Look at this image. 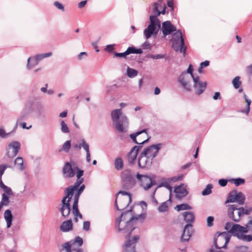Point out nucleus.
I'll return each instance as SVG.
<instances>
[{"instance_id":"f257e3e1","label":"nucleus","mask_w":252,"mask_h":252,"mask_svg":"<svg viewBox=\"0 0 252 252\" xmlns=\"http://www.w3.org/2000/svg\"><path fill=\"white\" fill-rule=\"evenodd\" d=\"M75 168L76 170H77V177L78 179L74 185L66 189L65 190V196L62 199V205L60 208V212L62 216L64 217L69 216L70 212L69 202L71 198L74 196L72 213L75 221L77 222L78 219H81L82 218V216L78 210V203L79 196L83 191L85 186L84 184H82L84 180L83 178H80L83 175V170H79L78 168Z\"/></svg>"},{"instance_id":"f03ea898","label":"nucleus","mask_w":252,"mask_h":252,"mask_svg":"<svg viewBox=\"0 0 252 252\" xmlns=\"http://www.w3.org/2000/svg\"><path fill=\"white\" fill-rule=\"evenodd\" d=\"M225 229L231 235L236 237L238 239L246 242L252 241V234L247 235V228L238 224H232L230 222L225 223Z\"/></svg>"},{"instance_id":"7ed1b4c3","label":"nucleus","mask_w":252,"mask_h":252,"mask_svg":"<svg viewBox=\"0 0 252 252\" xmlns=\"http://www.w3.org/2000/svg\"><path fill=\"white\" fill-rule=\"evenodd\" d=\"M131 214L130 213H122L121 216L117 218L116 226L120 232L129 235L133 229Z\"/></svg>"},{"instance_id":"20e7f679","label":"nucleus","mask_w":252,"mask_h":252,"mask_svg":"<svg viewBox=\"0 0 252 252\" xmlns=\"http://www.w3.org/2000/svg\"><path fill=\"white\" fill-rule=\"evenodd\" d=\"M121 109L112 111L111 116L113 122L115 123V128L120 132H126L129 125V121L125 115H122Z\"/></svg>"},{"instance_id":"39448f33","label":"nucleus","mask_w":252,"mask_h":252,"mask_svg":"<svg viewBox=\"0 0 252 252\" xmlns=\"http://www.w3.org/2000/svg\"><path fill=\"white\" fill-rule=\"evenodd\" d=\"M131 196L130 193L120 191L116 198L115 207L118 210L124 211L123 213H128L131 210Z\"/></svg>"},{"instance_id":"423d86ee","label":"nucleus","mask_w":252,"mask_h":252,"mask_svg":"<svg viewBox=\"0 0 252 252\" xmlns=\"http://www.w3.org/2000/svg\"><path fill=\"white\" fill-rule=\"evenodd\" d=\"M226 207L227 217L236 222H239L244 215H249L252 212L251 208L238 207L236 204H227Z\"/></svg>"},{"instance_id":"0eeeda50","label":"nucleus","mask_w":252,"mask_h":252,"mask_svg":"<svg viewBox=\"0 0 252 252\" xmlns=\"http://www.w3.org/2000/svg\"><path fill=\"white\" fill-rule=\"evenodd\" d=\"M147 208V205L146 202L141 201L138 204L131 206V210L128 213L131 214L132 220H138L142 221L146 217V210Z\"/></svg>"},{"instance_id":"6e6552de","label":"nucleus","mask_w":252,"mask_h":252,"mask_svg":"<svg viewBox=\"0 0 252 252\" xmlns=\"http://www.w3.org/2000/svg\"><path fill=\"white\" fill-rule=\"evenodd\" d=\"M83 239L78 236L74 240L65 242L62 246L61 252H83L80 247L83 245Z\"/></svg>"},{"instance_id":"1a4fd4ad","label":"nucleus","mask_w":252,"mask_h":252,"mask_svg":"<svg viewBox=\"0 0 252 252\" xmlns=\"http://www.w3.org/2000/svg\"><path fill=\"white\" fill-rule=\"evenodd\" d=\"M150 24L144 31V35L146 39L152 36H156L160 28V21L154 15L150 16Z\"/></svg>"},{"instance_id":"9d476101","label":"nucleus","mask_w":252,"mask_h":252,"mask_svg":"<svg viewBox=\"0 0 252 252\" xmlns=\"http://www.w3.org/2000/svg\"><path fill=\"white\" fill-rule=\"evenodd\" d=\"M136 178L139 186L145 190L156 185V176L154 175L148 176L137 173Z\"/></svg>"},{"instance_id":"9b49d317","label":"nucleus","mask_w":252,"mask_h":252,"mask_svg":"<svg viewBox=\"0 0 252 252\" xmlns=\"http://www.w3.org/2000/svg\"><path fill=\"white\" fill-rule=\"evenodd\" d=\"M171 41L172 43V47L175 51L185 53L186 49L184 47V40L180 30L177 31L172 34Z\"/></svg>"},{"instance_id":"f8f14e48","label":"nucleus","mask_w":252,"mask_h":252,"mask_svg":"<svg viewBox=\"0 0 252 252\" xmlns=\"http://www.w3.org/2000/svg\"><path fill=\"white\" fill-rule=\"evenodd\" d=\"M130 138L137 144H142L148 141L150 137L148 136L146 129L137 132L130 135Z\"/></svg>"},{"instance_id":"ddd939ff","label":"nucleus","mask_w":252,"mask_h":252,"mask_svg":"<svg viewBox=\"0 0 252 252\" xmlns=\"http://www.w3.org/2000/svg\"><path fill=\"white\" fill-rule=\"evenodd\" d=\"M162 147V144L160 143L152 145L142 152L146 155L148 158L152 161L153 159L157 156L159 150Z\"/></svg>"},{"instance_id":"4468645a","label":"nucleus","mask_w":252,"mask_h":252,"mask_svg":"<svg viewBox=\"0 0 252 252\" xmlns=\"http://www.w3.org/2000/svg\"><path fill=\"white\" fill-rule=\"evenodd\" d=\"M192 80L195 93L198 95L202 94L206 89V82L200 81L198 76L193 77Z\"/></svg>"},{"instance_id":"2eb2a0df","label":"nucleus","mask_w":252,"mask_h":252,"mask_svg":"<svg viewBox=\"0 0 252 252\" xmlns=\"http://www.w3.org/2000/svg\"><path fill=\"white\" fill-rule=\"evenodd\" d=\"M51 55V53H47L46 54L37 55L32 58H29L28 60L27 68L28 69L32 68L33 66L37 64L39 60L45 58L50 57Z\"/></svg>"},{"instance_id":"dca6fc26","label":"nucleus","mask_w":252,"mask_h":252,"mask_svg":"<svg viewBox=\"0 0 252 252\" xmlns=\"http://www.w3.org/2000/svg\"><path fill=\"white\" fill-rule=\"evenodd\" d=\"M20 143L18 141H12L8 145L7 150V154L8 157L13 158L15 157L20 147Z\"/></svg>"},{"instance_id":"f3484780","label":"nucleus","mask_w":252,"mask_h":252,"mask_svg":"<svg viewBox=\"0 0 252 252\" xmlns=\"http://www.w3.org/2000/svg\"><path fill=\"white\" fill-rule=\"evenodd\" d=\"M138 239L139 236L137 235L131 238L130 237H128L125 244L124 252H135L134 249V245Z\"/></svg>"},{"instance_id":"a211bd4d","label":"nucleus","mask_w":252,"mask_h":252,"mask_svg":"<svg viewBox=\"0 0 252 252\" xmlns=\"http://www.w3.org/2000/svg\"><path fill=\"white\" fill-rule=\"evenodd\" d=\"M183 178V176L182 175H178V176H175L174 177L170 178L168 179L167 181H164L162 182L159 186L158 187H164L167 189L170 192V194L172 193V188L171 186L170 185V183L172 182H176L177 181L182 180Z\"/></svg>"},{"instance_id":"6ab92c4d","label":"nucleus","mask_w":252,"mask_h":252,"mask_svg":"<svg viewBox=\"0 0 252 252\" xmlns=\"http://www.w3.org/2000/svg\"><path fill=\"white\" fill-rule=\"evenodd\" d=\"M152 161L142 152L138 158V164L139 167L143 168L151 165Z\"/></svg>"},{"instance_id":"aec40b11","label":"nucleus","mask_w":252,"mask_h":252,"mask_svg":"<svg viewBox=\"0 0 252 252\" xmlns=\"http://www.w3.org/2000/svg\"><path fill=\"white\" fill-rule=\"evenodd\" d=\"M190 75L186 72L183 73L179 77V81L181 84L182 86L186 89L189 90H190Z\"/></svg>"},{"instance_id":"412c9836","label":"nucleus","mask_w":252,"mask_h":252,"mask_svg":"<svg viewBox=\"0 0 252 252\" xmlns=\"http://www.w3.org/2000/svg\"><path fill=\"white\" fill-rule=\"evenodd\" d=\"M122 178L124 184L127 188H131L134 185V181L133 180L131 174L129 171H125L123 172Z\"/></svg>"},{"instance_id":"4be33fe9","label":"nucleus","mask_w":252,"mask_h":252,"mask_svg":"<svg viewBox=\"0 0 252 252\" xmlns=\"http://www.w3.org/2000/svg\"><path fill=\"white\" fill-rule=\"evenodd\" d=\"M8 167L7 165H0V188L2 189L8 195H12L13 193L11 189L8 187L4 185L2 182L1 177L5 169Z\"/></svg>"},{"instance_id":"5701e85b","label":"nucleus","mask_w":252,"mask_h":252,"mask_svg":"<svg viewBox=\"0 0 252 252\" xmlns=\"http://www.w3.org/2000/svg\"><path fill=\"white\" fill-rule=\"evenodd\" d=\"M76 168H72L69 162H66L63 168V173L65 178H71L74 176Z\"/></svg>"},{"instance_id":"b1692460","label":"nucleus","mask_w":252,"mask_h":252,"mask_svg":"<svg viewBox=\"0 0 252 252\" xmlns=\"http://www.w3.org/2000/svg\"><path fill=\"white\" fill-rule=\"evenodd\" d=\"M161 30L164 35L170 34L172 32L176 31V28L170 22L167 21L162 23Z\"/></svg>"},{"instance_id":"393cba45","label":"nucleus","mask_w":252,"mask_h":252,"mask_svg":"<svg viewBox=\"0 0 252 252\" xmlns=\"http://www.w3.org/2000/svg\"><path fill=\"white\" fill-rule=\"evenodd\" d=\"M174 192L177 198H182L188 194L186 186L184 184H181L178 186L175 187Z\"/></svg>"},{"instance_id":"a878e982","label":"nucleus","mask_w":252,"mask_h":252,"mask_svg":"<svg viewBox=\"0 0 252 252\" xmlns=\"http://www.w3.org/2000/svg\"><path fill=\"white\" fill-rule=\"evenodd\" d=\"M140 148V146H135L132 148L127 155L128 162L133 163L136 161L137 154Z\"/></svg>"},{"instance_id":"bb28decb","label":"nucleus","mask_w":252,"mask_h":252,"mask_svg":"<svg viewBox=\"0 0 252 252\" xmlns=\"http://www.w3.org/2000/svg\"><path fill=\"white\" fill-rule=\"evenodd\" d=\"M192 225L187 224L184 227L181 237L182 241H188L189 240L192 234Z\"/></svg>"},{"instance_id":"cd10ccee","label":"nucleus","mask_w":252,"mask_h":252,"mask_svg":"<svg viewBox=\"0 0 252 252\" xmlns=\"http://www.w3.org/2000/svg\"><path fill=\"white\" fill-rule=\"evenodd\" d=\"M73 223L71 220L63 222L60 226V229L63 232H68L72 229Z\"/></svg>"},{"instance_id":"c85d7f7f","label":"nucleus","mask_w":252,"mask_h":252,"mask_svg":"<svg viewBox=\"0 0 252 252\" xmlns=\"http://www.w3.org/2000/svg\"><path fill=\"white\" fill-rule=\"evenodd\" d=\"M159 6V4L158 2H155L153 4V12L155 15L154 16H156L157 18L160 15V14H164L165 13V5H164L162 7V10L161 11L158 9Z\"/></svg>"},{"instance_id":"c756f323","label":"nucleus","mask_w":252,"mask_h":252,"mask_svg":"<svg viewBox=\"0 0 252 252\" xmlns=\"http://www.w3.org/2000/svg\"><path fill=\"white\" fill-rule=\"evenodd\" d=\"M4 218L6 220L7 228L10 227L11 225L12 215L9 210L5 211Z\"/></svg>"},{"instance_id":"7c9ffc66","label":"nucleus","mask_w":252,"mask_h":252,"mask_svg":"<svg viewBox=\"0 0 252 252\" xmlns=\"http://www.w3.org/2000/svg\"><path fill=\"white\" fill-rule=\"evenodd\" d=\"M20 120V118L17 120L16 124L15 125V127H14L13 130L11 132L6 133L4 129L3 128H0V137L1 138H5V137H7V136H8L9 135H10L11 134V133H14L16 129L17 126H18V125L19 124Z\"/></svg>"},{"instance_id":"2f4dec72","label":"nucleus","mask_w":252,"mask_h":252,"mask_svg":"<svg viewBox=\"0 0 252 252\" xmlns=\"http://www.w3.org/2000/svg\"><path fill=\"white\" fill-rule=\"evenodd\" d=\"M184 220L187 223L192 222L194 220V215L191 212H186L183 213Z\"/></svg>"},{"instance_id":"473e14b6","label":"nucleus","mask_w":252,"mask_h":252,"mask_svg":"<svg viewBox=\"0 0 252 252\" xmlns=\"http://www.w3.org/2000/svg\"><path fill=\"white\" fill-rule=\"evenodd\" d=\"M236 191H234L231 192L228 196L225 202V204L226 205L229 204L230 203L236 202Z\"/></svg>"},{"instance_id":"72a5a7b5","label":"nucleus","mask_w":252,"mask_h":252,"mask_svg":"<svg viewBox=\"0 0 252 252\" xmlns=\"http://www.w3.org/2000/svg\"><path fill=\"white\" fill-rule=\"evenodd\" d=\"M14 163L19 170H23L25 169V166L24 164V160L21 157L17 158L14 161Z\"/></svg>"},{"instance_id":"f704fd0d","label":"nucleus","mask_w":252,"mask_h":252,"mask_svg":"<svg viewBox=\"0 0 252 252\" xmlns=\"http://www.w3.org/2000/svg\"><path fill=\"white\" fill-rule=\"evenodd\" d=\"M236 202H237L240 205H243L244 203L245 197L244 194L241 192H237L236 191Z\"/></svg>"},{"instance_id":"c9c22d12","label":"nucleus","mask_w":252,"mask_h":252,"mask_svg":"<svg viewBox=\"0 0 252 252\" xmlns=\"http://www.w3.org/2000/svg\"><path fill=\"white\" fill-rule=\"evenodd\" d=\"M126 74L128 77L133 78L137 76L138 74V71L133 68L127 67L126 69Z\"/></svg>"},{"instance_id":"e433bc0d","label":"nucleus","mask_w":252,"mask_h":252,"mask_svg":"<svg viewBox=\"0 0 252 252\" xmlns=\"http://www.w3.org/2000/svg\"><path fill=\"white\" fill-rule=\"evenodd\" d=\"M244 97L247 103V108L245 110H242V112L243 113H245L246 115H248L250 112V105L251 104L252 101L251 100L249 99L245 94H244Z\"/></svg>"},{"instance_id":"4c0bfd02","label":"nucleus","mask_w":252,"mask_h":252,"mask_svg":"<svg viewBox=\"0 0 252 252\" xmlns=\"http://www.w3.org/2000/svg\"><path fill=\"white\" fill-rule=\"evenodd\" d=\"M191 209V206H190L188 204H182L180 205H178L175 207V209L177 211H183V210H190Z\"/></svg>"},{"instance_id":"58836bf2","label":"nucleus","mask_w":252,"mask_h":252,"mask_svg":"<svg viewBox=\"0 0 252 252\" xmlns=\"http://www.w3.org/2000/svg\"><path fill=\"white\" fill-rule=\"evenodd\" d=\"M128 55L130 54H138L142 53V50L141 49H136L133 47H128L126 50Z\"/></svg>"},{"instance_id":"ea45409f","label":"nucleus","mask_w":252,"mask_h":252,"mask_svg":"<svg viewBox=\"0 0 252 252\" xmlns=\"http://www.w3.org/2000/svg\"><path fill=\"white\" fill-rule=\"evenodd\" d=\"M114 164L115 168L117 170H121L123 167V161L121 158H116Z\"/></svg>"},{"instance_id":"a19ab883","label":"nucleus","mask_w":252,"mask_h":252,"mask_svg":"<svg viewBox=\"0 0 252 252\" xmlns=\"http://www.w3.org/2000/svg\"><path fill=\"white\" fill-rule=\"evenodd\" d=\"M240 79V78L239 76H236L233 79L232 81L233 86L235 89L239 88L241 84V82Z\"/></svg>"},{"instance_id":"79ce46f5","label":"nucleus","mask_w":252,"mask_h":252,"mask_svg":"<svg viewBox=\"0 0 252 252\" xmlns=\"http://www.w3.org/2000/svg\"><path fill=\"white\" fill-rule=\"evenodd\" d=\"M212 186L211 184H208L205 189L202 191V195L203 196L210 194L212 192Z\"/></svg>"},{"instance_id":"37998d69","label":"nucleus","mask_w":252,"mask_h":252,"mask_svg":"<svg viewBox=\"0 0 252 252\" xmlns=\"http://www.w3.org/2000/svg\"><path fill=\"white\" fill-rule=\"evenodd\" d=\"M61 131L63 133H69V130L67 125L63 121H62L61 122Z\"/></svg>"},{"instance_id":"c03bdc74","label":"nucleus","mask_w":252,"mask_h":252,"mask_svg":"<svg viewBox=\"0 0 252 252\" xmlns=\"http://www.w3.org/2000/svg\"><path fill=\"white\" fill-rule=\"evenodd\" d=\"M168 210V206L166 202L162 203L158 208V211L159 212L163 213L167 211Z\"/></svg>"},{"instance_id":"a18cd8bd","label":"nucleus","mask_w":252,"mask_h":252,"mask_svg":"<svg viewBox=\"0 0 252 252\" xmlns=\"http://www.w3.org/2000/svg\"><path fill=\"white\" fill-rule=\"evenodd\" d=\"M70 141L67 140L63 144L62 150L65 152H68L70 148Z\"/></svg>"},{"instance_id":"49530a36","label":"nucleus","mask_w":252,"mask_h":252,"mask_svg":"<svg viewBox=\"0 0 252 252\" xmlns=\"http://www.w3.org/2000/svg\"><path fill=\"white\" fill-rule=\"evenodd\" d=\"M0 202L4 206H7L8 204L9 197L5 193H3L2 195V199Z\"/></svg>"},{"instance_id":"de8ad7c7","label":"nucleus","mask_w":252,"mask_h":252,"mask_svg":"<svg viewBox=\"0 0 252 252\" xmlns=\"http://www.w3.org/2000/svg\"><path fill=\"white\" fill-rule=\"evenodd\" d=\"M248 248L245 246L237 247L235 249V252H246Z\"/></svg>"},{"instance_id":"09e8293b","label":"nucleus","mask_w":252,"mask_h":252,"mask_svg":"<svg viewBox=\"0 0 252 252\" xmlns=\"http://www.w3.org/2000/svg\"><path fill=\"white\" fill-rule=\"evenodd\" d=\"M234 183L236 186H238L241 184H244L245 180L243 179L237 178L234 180Z\"/></svg>"},{"instance_id":"8fccbe9b","label":"nucleus","mask_w":252,"mask_h":252,"mask_svg":"<svg viewBox=\"0 0 252 252\" xmlns=\"http://www.w3.org/2000/svg\"><path fill=\"white\" fill-rule=\"evenodd\" d=\"M90 227V223L89 221H84L83 224V229L86 231L89 230Z\"/></svg>"},{"instance_id":"3c124183","label":"nucleus","mask_w":252,"mask_h":252,"mask_svg":"<svg viewBox=\"0 0 252 252\" xmlns=\"http://www.w3.org/2000/svg\"><path fill=\"white\" fill-rule=\"evenodd\" d=\"M214 220V217L212 216H210L207 218V224L208 227H210L213 225Z\"/></svg>"},{"instance_id":"603ef678","label":"nucleus","mask_w":252,"mask_h":252,"mask_svg":"<svg viewBox=\"0 0 252 252\" xmlns=\"http://www.w3.org/2000/svg\"><path fill=\"white\" fill-rule=\"evenodd\" d=\"M82 147L86 152V153H90L89 146L84 140H82Z\"/></svg>"},{"instance_id":"864d4df0","label":"nucleus","mask_w":252,"mask_h":252,"mask_svg":"<svg viewBox=\"0 0 252 252\" xmlns=\"http://www.w3.org/2000/svg\"><path fill=\"white\" fill-rule=\"evenodd\" d=\"M193 71V68L192 65L191 64H189V66L187 69V72H186V73H189V74L190 75V76L191 77V78L192 79H193V77H195L192 74Z\"/></svg>"},{"instance_id":"5fc2aeb1","label":"nucleus","mask_w":252,"mask_h":252,"mask_svg":"<svg viewBox=\"0 0 252 252\" xmlns=\"http://www.w3.org/2000/svg\"><path fill=\"white\" fill-rule=\"evenodd\" d=\"M245 71L247 74L252 76V63L246 67Z\"/></svg>"},{"instance_id":"6e6d98bb","label":"nucleus","mask_w":252,"mask_h":252,"mask_svg":"<svg viewBox=\"0 0 252 252\" xmlns=\"http://www.w3.org/2000/svg\"><path fill=\"white\" fill-rule=\"evenodd\" d=\"M245 228H247V232L252 231V220H250L248 221L247 224L245 226Z\"/></svg>"},{"instance_id":"4d7b16f0","label":"nucleus","mask_w":252,"mask_h":252,"mask_svg":"<svg viewBox=\"0 0 252 252\" xmlns=\"http://www.w3.org/2000/svg\"><path fill=\"white\" fill-rule=\"evenodd\" d=\"M115 44H109L106 46L105 50L107 52H111L114 49Z\"/></svg>"},{"instance_id":"13d9d810","label":"nucleus","mask_w":252,"mask_h":252,"mask_svg":"<svg viewBox=\"0 0 252 252\" xmlns=\"http://www.w3.org/2000/svg\"><path fill=\"white\" fill-rule=\"evenodd\" d=\"M167 4L168 6L171 9V11H173L174 10L173 0H168Z\"/></svg>"},{"instance_id":"bf43d9fd","label":"nucleus","mask_w":252,"mask_h":252,"mask_svg":"<svg viewBox=\"0 0 252 252\" xmlns=\"http://www.w3.org/2000/svg\"><path fill=\"white\" fill-rule=\"evenodd\" d=\"M54 5L59 9L63 10L64 6L63 4L58 1H55L54 3Z\"/></svg>"},{"instance_id":"052dcab7","label":"nucleus","mask_w":252,"mask_h":252,"mask_svg":"<svg viewBox=\"0 0 252 252\" xmlns=\"http://www.w3.org/2000/svg\"><path fill=\"white\" fill-rule=\"evenodd\" d=\"M227 181L225 179H220L219 181V183L220 185L222 187H224V186H226L227 184Z\"/></svg>"},{"instance_id":"680f3d73","label":"nucleus","mask_w":252,"mask_h":252,"mask_svg":"<svg viewBox=\"0 0 252 252\" xmlns=\"http://www.w3.org/2000/svg\"><path fill=\"white\" fill-rule=\"evenodd\" d=\"M209 65V62L208 61H205L203 62H202L200 65L201 66V68H203V67H207Z\"/></svg>"},{"instance_id":"e2e57ef3","label":"nucleus","mask_w":252,"mask_h":252,"mask_svg":"<svg viewBox=\"0 0 252 252\" xmlns=\"http://www.w3.org/2000/svg\"><path fill=\"white\" fill-rule=\"evenodd\" d=\"M127 55H128V54H127V52L126 51L123 53H117L115 54L116 56L119 57H125Z\"/></svg>"},{"instance_id":"0e129e2a","label":"nucleus","mask_w":252,"mask_h":252,"mask_svg":"<svg viewBox=\"0 0 252 252\" xmlns=\"http://www.w3.org/2000/svg\"><path fill=\"white\" fill-rule=\"evenodd\" d=\"M163 57V56L162 55L160 54H158L156 55H153L151 57V58L153 59H161Z\"/></svg>"},{"instance_id":"69168bd1","label":"nucleus","mask_w":252,"mask_h":252,"mask_svg":"<svg viewBox=\"0 0 252 252\" xmlns=\"http://www.w3.org/2000/svg\"><path fill=\"white\" fill-rule=\"evenodd\" d=\"M86 3H87L86 0L82 1L78 3V7L79 8H82L86 5Z\"/></svg>"},{"instance_id":"338daca9","label":"nucleus","mask_w":252,"mask_h":252,"mask_svg":"<svg viewBox=\"0 0 252 252\" xmlns=\"http://www.w3.org/2000/svg\"><path fill=\"white\" fill-rule=\"evenodd\" d=\"M220 97V94L219 92H216L213 96V99L217 100Z\"/></svg>"},{"instance_id":"774afa93","label":"nucleus","mask_w":252,"mask_h":252,"mask_svg":"<svg viewBox=\"0 0 252 252\" xmlns=\"http://www.w3.org/2000/svg\"><path fill=\"white\" fill-rule=\"evenodd\" d=\"M67 114V111H64L60 114V117L61 118H64L66 117Z\"/></svg>"}]
</instances>
